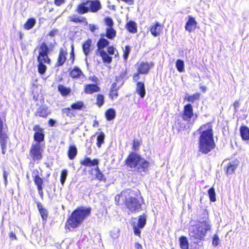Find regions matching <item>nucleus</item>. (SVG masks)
I'll return each instance as SVG.
<instances>
[{
    "instance_id": "obj_37",
    "label": "nucleus",
    "mask_w": 249,
    "mask_h": 249,
    "mask_svg": "<svg viewBox=\"0 0 249 249\" xmlns=\"http://www.w3.org/2000/svg\"><path fill=\"white\" fill-rule=\"evenodd\" d=\"M36 21L35 18H30L24 24V28L27 30L31 29L35 25Z\"/></svg>"
},
{
    "instance_id": "obj_12",
    "label": "nucleus",
    "mask_w": 249,
    "mask_h": 249,
    "mask_svg": "<svg viewBox=\"0 0 249 249\" xmlns=\"http://www.w3.org/2000/svg\"><path fill=\"white\" fill-rule=\"evenodd\" d=\"M162 30V25L159 22H156L149 29L151 34L155 37L160 35Z\"/></svg>"
},
{
    "instance_id": "obj_64",
    "label": "nucleus",
    "mask_w": 249,
    "mask_h": 249,
    "mask_svg": "<svg viewBox=\"0 0 249 249\" xmlns=\"http://www.w3.org/2000/svg\"><path fill=\"white\" fill-rule=\"evenodd\" d=\"M100 90V88L96 84H94V92H98Z\"/></svg>"
},
{
    "instance_id": "obj_35",
    "label": "nucleus",
    "mask_w": 249,
    "mask_h": 249,
    "mask_svg": "<svg viewBox=\"0 0 249 249\" xmlns=\"http://www.w3.org/2000/svg\"><path fill=\"white\" fill-rule=\"evenodd\" d=\"M34 181L35 184L36 185L37 189L43 188V180L38 175H36L35 176Z\"/></svg>"
},
{
    "instance_id": "obj_14",
    "label": "nucleus",
    "mask_w": 249,
    "mask_h": 249,
    "mask_svg": "<svg viewBox=\"0 0 249 249\" xmlns=\"http://www.w3.org/2000/svg\"><path fill=\"white\" fill-rule=\"evenodd\" d=\"M119 87L117 86L116 82L112 84L109 92V98L112 100L116 99L118 96V90Z\"/></svg>"
},
{
    "instance_id": "obj_42",
    "label": "nucleus",
    "mask_w": 249,
    "mask_h": 249,
    "mask_svg": "<svg viewBox=\"0 0 249 249\" xmlns=\"http://www.w3.org/2000/svg\"><path fill=\"white\" fill-rule=\"evenodd\" d=\"M86 157V158L84 160L81 161V164L83 165L89 167L93 166V160H91V159L88 157Z\"/></svg>"
},
{
    "instance_id": "obj_40",
    "label": "nucleus",
    "mask_w": 249,
    "mask_h": 249,
    "mask_svg": "<svg viewBox=\"0 0 249 249\" xmlns=\"http://www.w3.org/2000/svg\"><path fill=\"white\" fill-rule=\"evenodd\" d=\"M208 193L210 198V200L212 202L216 201L215 192L213 187H211L208 190Z\"/></svg>"
},
{
    "instance_id": "obj_32",
    "label": "nucleus",
    "mask_w": 249,
    "mask_h": 249,
    "mask_svg": "<svg viewBox=\"0 0 249 249\" xmlns=\"http://www.w3.org/2000/svg\"><path fill=\"white\" fill-rule=\"evenodd\" d=\"M92 43V40L91 39H88L86 42L83 45V50L86 55H88L89 52V48Z\"/></svg>"
},
{
    "instance_id": "obj_58",
    "label": "nucleus",
    "mask_w": 249,
    "mask_h": 249,
    "mask_svg": "<svg viewBox=\"0 0 249 249\" xmlns=\"http://www.w3.org/2000/svg\"><path fill=\"white\" fill-rule=\"evenodd\" d=\"M232 106H233V107L234 108L235 110H236L237 108L239 107V101H237V100L233 102Z\"/></svg>"
},
{
    "instance_id": "obj_44",
    "label": "nucleus",
    "mask_w": 249,
    "mask_h": 249,
    "mask_svg": "<svg viewBox=\"0 0 249 249\" xmlns=\"http://www.w3.org/2000/svg\"><path fill=\"white\" fill-rule=\"evenodd\" d=\"M84 107V103L82 101H78L76 103L72 104L71 105V107L73 109L80 110Z\"/></svg>"
},
{
    "instance_id": "obj_6",
    "label": "nucleus",
    "mask_w": 249,
    "mask_h": 249,
    "mask_svg": "<svg viewBox=\"0 0 249 249\" xmlns=\"http://www.w3.org/2000/svg\"><path fill=\"white\" fill-rule=\"evenodd\" d=\"M131 194H133V192L127 190L122 192V196H124L125 204L129 211L132 212H139L141 210L142 202L138 198L133 197Z\"/></svg>"
},
{
    "instance_id": "obj_56",
    "label": "nucleus",
    "mask_w": 249,
    "mask_h": 249,
    "mask_svg": "<svg viewBox=\"0 0 249 249\" xmlns=\"http://www.w3.org/2000/svg\"><path fill=\"white\" fill-rule=\"evenodd\" d=\"M71 50L70 53V59H71L72 62H73L74 59V46L73 44L71 45Z\"/></svg>"
},
{
    "instance_id": "obj_25",
    "label": "nucleus",
    "mask_w": 249,
    "mask_h": 249,
    "mask_svg": "<svg viewBox=\"0 0 249 249\" xmlns=\"http://www.w3.org/2000/svg\"><path fill=\"white\" fill-rule=\"evenodd\" d=\"M58 90L63 96H67L71 92V89L65 86L59 85L58 86Z\"/></svg>"
},
{
    "instance_id": "obj_16",
    "label": "nucleus",
    "mask_w": 249,
    "mask_h": 249,
    "mask_svg": "<svg viewBox=\"0 0 249 249\" xmlns=\"http://www.w3.org/2000/svg\"><path fill=\"white\" fill-rule=\"evenodd\" d=\"M125 28L129 33L131 34H135L138 31L137 24L133 20L128 21L125 25Z\"/></svg>"
},
{
    "instance_id": "obj_24",
    "label": "nucleus",
    "mask_w": 249,
    "mask_h": 249,
    "mask_svg": "<svg viewBox=\"0 0 249 249\" xmlns=\"http://www.w3.org/2000/svg\"><path fill=\"white\" fill-rule=\"evenodd\" d=\"M106 119L108 121L113 120L116 116V112L113 108H110L107 110L105 112Z\"/></svg>"
},
{
    "instance_id": "obj_22",
    "label": "nucleus",
    "mask_w": 249,
    "mask_h": 249,
    "mask_svg": "<svg viewBox=\"0 0 249 249\" xmlns=\"http://www.w3.org/2000/svg\"><path fill=\"white\" fill-rule=\"evenodd\" d=\"M179 242L181 249H189V242L186 237L181 236L179 238Z\"/></svg>"
},
{
    "instance_id": "obj_23",
    "label": "nucleus",
    "mask_w": 249,
    "mask_h": 249,
    "mask_svg": "<svg viewBox=\"0 0 249 249\" xmlns=\"http://www.w3.org/2000/svg\"><path fill=\"white\" fill-rule=\"evenodd\" d=\"M94 171L95 172L96 176V178H94V179L96 178L97 180H99L101 183H105L106 180V178L105 177L103 173L99 170L98 166H97L96 169H94Z\"/></svg>"
},
{
    "instance_id": "obj_49",
    "label": "nucleus",
    "mask_w": 249,
    "mask_h": 249,
    "mask_svg": "<svg viewBox=\"0 0 249 249\" xmlns=\"http://www.w3.org/2000/svg\"><path fill=\"white\" fill-rule=\"evenodd\" d=\"M141 144V141L134 140L132 142V150L134 151H138Z\"/></svg>"
},
{
    "instance_id": "obj_50",
    "label": "nucleus",
    "mask_w": 249,
    "mask_h": 249,
    "mask_svg": "<svg viewBox=\"0 0 249 249\" xmlns=\"http://www.w3.org/2000/svg\"><path fill=\"white\" fill-rule=\"evenodd\" d=\"M220 243V239L218 235L215 234L213 237L212 244L213 246L216 247Z\"/></svg>"
},
{
    "instance_id": "obj_33",
    "label": "nucleus",
    "mask_w": 249,
    "mask_h": 249,
    "mask_svg": "<svg viewBox=\"0 0 249 249\" xmlns=\"http://www.w3.org/2000/svg\"><path fill=\"white\" fill-rule=\"evenodd\" d=\"M48 54L38 55L37 57V61L38 63H48L50 62V59L48 57Z\"/></svg>"
},
{
    "instance_id": "obj_43",
    "label": "nucleus",
    "mask_w": 249,
    "mask_h": 249,
    "mask_svg": "<svg viewBox=\"0 0 249 249\" xmlns=\"http://www.w3.org/2000/svg\"><path fill=\"white\" fill-rule=\"evenodd\" d=\"M82 3L84 4L88 11L90 9L91 12H93V1L87 0Z\"/></svg>"
},
{
    "instance_id": "obj_2",
    "label": "nucleus",
    "mask_w": 249,
    "mask_h": 249,
    "mask_svg": "<svg viewBox=\"0 0 249 249\" xmlns=\"http://www.w3.org/2000/svg\"><path fill=\"white\" fill-rule=\"evenodd\" d=\"M109 41L105 38H100L97 42V54L100 56L103 62L106 64H110L112 61V58L109 55H119L116 49L113 46H108Z\"/></svg>"
},
{
    "instance_id": "obj_46",
    "label": "nucleus",
    "mask_w": 249,
    "mask_h": 249,
    "mask_svg": "<svg viewBox=\"0 0 249 249\" xmlns=\"http://www.w3.org/2000/svg\"><path fill=\"white\" fill-rule=\"evenodd\" d=\"M77 148L74 145H71L69 147L68 156H76L77 154Z\"/></svg>"
},
{
    "instance_id": "obj_18",
    "label": "nucleus",
    "mask_w": 249,
    "mask_h": 249,
    "mask_svg": "<svg viewBox=\"0 0 249 249\" xmlns=\"http://www.w3.org/2000/svg\"><path fill=\"white\" fill-rule=\"evenodd\" d=\"M240 134L243 140H249V128L248 126L241 125L240 127Z\"/></svg>"
},
{
    "instance_id": "obj_9",
    "label": "nucleus",
    "mask_w": 249,
    "mask_h": 249,
    "mask_svg": "<svg viewBox=\"0 0 249 249\" xmlns=\"http://www.w3.org/2000/svg\"><path fill=\"white\" fill-rule=\"evenodd\" d=\"M193 106L190 104H187L184 106L182 114V118L183 120L190 121L194 117Z\"/></svg>"
},
{
    "instance_id": "obj_28",
    "label": "nucleus",
    "mask_w": 249,
    "mask_h": 249,
    "mask_svg": "<svg viewBox=\"0 0 249 249\" xmlns=\"http://www.w3.org/2000/svg\"><path fill=\"white\" fill-rule=\"evenodd\" d=\"M49 53V48L45 43H42L38 49V55L47 54Z\"/></svg>"
},
{
    "instance_id": "obj_62",
    "label": "nucleus",
    "mask_w": 249,
    "mask_h": 249,
    "mask_svg": "<svg viewBox=\"0 0 249 249\" xmlns=\"http://www.w3.org/2000/svg\"><path fill=\"white\" fill-rule=\"evenodd\" d=\"M10 237L12 239H16V235L13 231H10L9 234Z\"/></svg>"
},
{
    "instance_id": "obj_52",
    "label": "nucleus",
    "mask_w": 249,
    "mask_h": 249,
    "mask_svg": "<svg viewBox=\"0 0 249 249\" xmlns=\"http://www.w3.org/2000/svg\"><path fill=\"white\" fill-rule=\"evenodd\" d=\"M63 113L66 115L71 117L73 115L70 108H65L62 109Z\"/></svg>"
},
{
    "instance_id": "obj_54",
    "label": "nucleus",
    "mask_w": 249,
    "mask_h": 249,
    "mask_svg": "<svg viewBox=\"0 0 249 249\" xmlns=\"http://www.w3.org/2000/svg\"><path fill=\"white\" fill-rule=\"evenodd\" d=\"M141 74L139 71H137L133 75V80L134 81H138L140 79V74Z\"/></svg>"
},
{
    "instance_id": "obj_34",
    "label": "nucleus",
    "mask_w": 249,
    "mask_h": 249,
    "mask_svg": "<svg viewBox=\"0 0 249 249\" xmlns=\"http://www.w3.org/2000/svg\"><path fill=\"white\" fill-rule=\"evenodd\" d=\"M71 21L75 22V23H80V22H86V18L82 17H79L76 15H73L70 17Z\"/></svg>"
},
{
    "instance_id": "obj_10",
    "label": "nucleus",
    "mask_w": 249,
    "mask_h": 249,
    "mask_svg": "<svg viewBox=\"0 0 249 249\" xmlns=\"http://www.w3.org/2000/svg\"><path fill=\"white\" fill-rule=\"evenodd\" d=\"M197 22L195 18L189 16L187 21L185 25V30L189 33L194 31L196 28Z\"/></svg>"
},
{
    "instance_id": "obj_38",
    "label": "nucleus",
    "mask_w": 249,
    "mask_h": 249,
    "mask_svg": "<svg viewBox=\"0 0 249 249\" xmlns=\"http://www.w3.org/2000/svg\"><path fill=\"white\" fill-rule=\"evenodd\" d=\"M131 51V47L129 45H126L124 46L123 49V58L125 61H127L129 53Z\"/></svg>"
},
{
    "instance_id": "obj_47",
    "label": "nucleus",
    "mask_w": 249,
    "mask_h": 249,
    "mask_svg": "<svg viewBox=\"0 0 249 249\" xmlns=\"http://www.w3.org/2000/svg\"><path fill=\"white\" fill-rule=\"evenodd\" d=\"M45 63H38V71L41 74H43L47 69L46 66L44 64Z\"/></svg>"
},
{
    "instance_id": "obj_27",
    "label": "nucleus",
    "mask_w": 249,
    "mask_h": 249,
    "mask_svg": "<svg viewBox=\"0 0 249 249\" xmlns=\"http://www.w3.org/2000/svg\"><path fill=\"white\" fill-rule=\"evenodd\" d=\"M146 222V215L145 214L141 215L139 216L137 225L140 228H143Z\"/></svg>"
},
{
    "instance_id": "obj_7",
    "label": "nucleus",
    "mask_w": 249,
    "mask_h": 249,
    "mask_svg": "<svg viewBox=\"0 0 249 249\" xmlns=\"http://www.w3.org/2000/svg\"><path fill=\"white\" fill-rule=\"evenodd\" d=\"M106 25L107 27L106 29L105 36L109 39H113L116 36V31L113 28L114 22L109 17H106L104 19Z\"/></svg>"
},
{
    "instance_id": "obj_59",
    "label": "nucleus",
    "mask_w": 249,
    "mask_h": 249,
    "mask_svg": "<svg viewBox=\"0 0 249 249\" xmlns=\"http://www.w3.org/2000/svg\"><path fill=\"white\" fill-rule=\"evenodd\" d=\"M64 0H55L54 3L57 6H60L64 3Z\"/></svg>"
},
{
    "instance_id": "obj_5",
    "label": "nucleus",
    "mask_w": 249,
    "mask_h": 249,
    "mask_svg": "<svg viewBox=\"0 0 249 249\" xmlns=\"http://www.w3.org/2000/svg\"><path fill=\"white\" fill-rule=\"evenodd\" d=\"M125 163L131 171L138 172H146L149 164V162L142 157H127Z\"/></svg>"
},
{
    "instance_id": "obj_39",
    "label": "nucleus",
    "mask_w": 249,
    "mask_h": 249,
    "mask_svg": "<svg viewBox=\"0 0 249 249\" xmlns=\"http://www.w3.org/2000/svg\"><path fill=\"white\" fill-rule=\"evenodd\" d=\"M104 102H105L104 96L101 94H97L96 96V105L99 107H101L103 106Z\"/></svg>"
},
{
    "instance_id": "obj_55",
    "label": "nucleus",
    "mask_w": 249,
    "mask_h": 249,
    "mask_svg": "<svg viewBox=\"0 0 249 249\" xmlns=\"http://www.w3.org/2000/svg\"><path fill=\"white\" fill-rule=\"evenodd\" d=\"M8 173L4 169H3V177L4 179V184L5 185L7 183V177H8Z\"/></svg>"
},
{
    "instance_id": "obj_31",
    "label": "nucleus",
    "mask_w": 249,
    "mask_h": 249,
    "mask_svg": "<svg viewBox=\"0 0 249 249\" xmlns=\"http://www.w3.org/2000/svg\"><path fill=\"white\" fill-rule=\"evenodd\" d=\"M176 67L177 70L179 72H182L184 71V63L182 60L177 59L176 62Z\"/></svg>"
},
{
    "instance_id": "obj_57",
    "label": "nucleus",
    "mask_w": 249,
    "mask_h": 249,
    "mask_svg": "<svg viewBox=\"0 0 249 249\" xmlns=\"http://www.w3.org/2000/svg\"><path fill=\"white\" fill-rule=\"evenodd\" d=\"M58 33V31L57 30L54 29L51 31L49 35L51 36H54Z\"/></svg>"
},
{
    "instance_id": "obj_61",
    "label": "nucleus",
    "mask_w": 249,
    "mask_h": 249,
    "mask_svg": "<svg viewBox=\"0 0 249 249\" xmlns=\"http://www.w3.org/2000/svg\"><path fill=\"white\" fill-rule=\"evenodd\" d=\"M38 194L40 196V197L43 199V188L37 189Z\"/></svg>"
},
{
    "instance_id": "obj_51",
    "label": "nucleus",
    "mask_w": 249,
    "mask_h": 249,
    "mask_svg": "<svg viewBox=\"0 0 249 249\" xmlns=\"http://www.w3.org/2000/svg\"><path fill=\"white\" fill-rule=\"evenodd\" d=\"M102 8L101 4L99 0H94V12L100 10Z\"/></svg>"
},
{
    "instance_id": "obj_13",
    "label": "nucleus",
    "mask_w": 249,
    "mask_h": 249,
    "mask_svg": "<svg viewBox=\"0 0 249 249\" xmlns=\"http://www.w3.org/2000/svg\"><path fill=\"white\" fill-rule=\"evenodd\" d=\"M43 151V146L40 143H36L32 145L30 152L32 156H42Z\"/></svg>"
},
{
    "instance_id": "obj_30",
    "label": "nucleus",
    "mask_w": 249,
    "mask_h": 249,
    "mask_svg": "<svg viewBox=\"0 0 249 249\" xmlns=\"http://www.w3.org/2000/svg\"><path fill=\"white\" fill-rule=\"evenodd\" d=\"M105 135L103 132L97 134L96 144L98 147H100L101 144L104 142Z\"/></svg>"
},
{
    "instance_id": "obj_4",
    "label": "nucleus",
    "mask_w": 249,
    "mask_h": 249,
    "mask_svg": "<svg viewBox=\"0 0 249 249\" xmlns=\"http://www.w3.org/2000/svg\"><path fill=\"white\" fill-rule=\"evenodd\" d=\"M211 229V224L209 220L200 222L198 224L191 226L189 232L191 238L200 240H204L207 232Z\"/></svg>"
},
{
    "instance_id": "obj_63",
    "label": "nucleus",
    "mask_w": 249,
    "mask_h": 249,
    "mask_svg": "<svg viewBox=\"0 0 249 249\" xmlns=\"http://www.w3.org/2000/svg\"><path fill=\"white\" fill-rule=\"evenodd\" d=\"M49 123L51 126H53L54 125V124L55 123V121L53 119H50L49 120Z\"/></svg>"
},
{
    "instance_id": "obj_41",
    "label": "nucleus",
    "mask_w": 249,
    "mask_h": 249,
    "mask_svg": "<svg viewBox=\"0 0 249 249\" xmlns=\"http://www.w3.org/2000/svg\"><path fill=\"white\" fill-rule=\"evenodd\" d=\"M68 176V170L63 169L61 173L60 181L62 186L64 185Z\"/></svg>"
},
{
    "instance_id": "obj_17",
    "label": "nucleus",
    "mask_w": 249,
    "mask_h": 249,
    "mask_svg": "<svg viewBox=\"0 0 249 249\" xmlns=\"http://www.w3.org/2000/svg\"><path fill=\"white\" fill-rule=\"evenodd\" d=\"M8 137L7 134L5 133L4 131L3 130L0 132V143L2 149V154H5L4 149L6 146V143L7 142Z\"/></svg>"
},
{
    "instance_id": "obj_15",
    "label": "nucleus",
    "mask_w": 249,
    "mask_h": 249,
    "mask_svg": "<svg viewBox=\"0 0 249 249\" xmlns=\"http://www.w3.org/2000/svg\"><path fill=\"white\" fill-rule=\"evenodd\" d=\"M136 92L139 96L143 98L146 94L144 83L142 82H137L136 83Z\"/></svg>"
},
{
    "instance_id": "obj_8",
    "label": "nucleus",
    "mask_w": 249,
    "mask_h": 249,
    "mask_svg": "<svg viewBox=\"0 0 249 249\" xmlns=\"http://www.w3.org/2000/svg\"><path fill=\"white\" fill-rule=\"evenodd\" d=\"M153 62L142 61L137 64V71L142 74H146L149 73L150 69L154 66Z\"/></svg>"
},
{
    "instance_id": "obj_53",
    "label": "nucleus",
    "mask_w": 249,
    "mask_h": 249,
    "mask_svg": "<svg viewBox=\"0 0 249 249\" xmlns=\"http://www.w3.org/2000/svg\"><path fill=\"white\" fill-rule=\"evenodd\" d=\"M140 228H139L138 226L134 225L133 226V230L134 233L136 235L139 236L140 235L141 231L140 230Z\"/></svg>"
},
{
    "instance_id": "obj_45",
    "label": "nucleus",
    "mask_w": 249,
    "mask_h": 249,
    "mask_svg": "<svg viewBox=\"0 0 249 249\" xmlns=\"http://www.w3.org/2000/svg\"><path fill=\"white\" fill-rule=\"evenodd\" d=\"M76 11L79 14H85L88 11L83 3L78 6Z\"/></svg>"
},
{
    "instance_id": "obj_26",
    "label": "nucleus",
    "mask_w": 249,
    "mask_h": 249,
    "mask_svg": "<svg viewBox=\"0 0 249 249\" xmlns=\"http://www.w3.org/2000/svg\"><path fill=\"white\" fill-rule=\"evenodd\" d=\"M70 75L73 78H79L83 75V72L80 69L77 67H75L71 71Z\"/></svg>"
},
{
    "instance_id": "obj_48",
    "label": "nucleus",
    "mask_w": 249,
    "mask_h": 249,
    "mask_svg": "<svg viewBox=\"0 0 249 249\" xmlns=\"http://www.w3.org/2000/svg\"><path fill=\"white\" fill-rule=\"evenodd\" d=\"M85 92L87 94H92V93H93V85H86L85 88Z\"/></svg>"
},
{
    "instance_id": "obj_21",
    "label": "nucleus",
    "mask_w": 249,
    "mask_h": 249,
    "mask_svg": "<svg viewBox=\"0 0 249 249\" xmlns=\"http://www.w3.org/2000/svg\"><path fill=\"white\" fill-rule=\"evenodd\" d=\"M200 97V93L199 92H196L192 95L187 94L184 97L183 100L184 101L193 103L199 100Z\"/></svg>"
},
{
    "instance_id": "obj_60",
    "label": "nucleus",
    "mask_w": 249,
    "mask_h": 249,
    "mask_svg": "<svg viewBox=\"0 0 249 249\" xmlns=\"http://www.w3.org/2000/svg\"><path fill=\"white\" fill-rule=\"evenodd\" d=\"M33 130L36 132H42V129L40 128V127L38 125H36L34 127Z\"/></svg>"
},
{
    "instance_id": "obj_36",
    "label": "nucleus",
    "mask_w": 249,
    "mask_h": 249,
    "mask_svg": "<svg viewBox=\"0 0 249 249\" xmlns=\"http://www.w3.org/2000/svg\"><path fill=\"white\" fill-rule=\"evenodd\" d=\"M34 138L36 143H40L44 139V134L42 132H36L34 134Z\"/></svg>"
},
{
    "instance_id": "obj_1",
    "label": "nucleus",
    "mask_w": 249,
    "mask_h": 249,
    "mask_svg": "<svg viewBox=\"0 0 249 249\" xmlns=\"http://www.w3.org/2000/svg\"><path fill=\"white\" fill-rule=\"evenodd\" d=\"M197 131L199 132L198 138L199 151L203 154L211 152L215 146L213 127L210 123L201 125Z\"/></svg>"
},
{
    "instance_id": "obj_19",
    "label": "nucleus",
    "mask_w": 249,
    "mask_h": 249,
    "mask_svg": "<svg viewBox=\"0 0 249 249\" xmlns=\"http://www.w3.org/2000/svg\"><path fill=\"white\" fill-rule=\"evenodd\" d=\"M67 54V53L66 51H64L62 49H60L58 60L56 64L57 66H61L64 64L66 60Z\"/></svg>"
},
{
    "instance_id": "obj_11",
    "label": "nucleus",
    "mask_w": 249,
    "mask_h": 249,
    "mask_svg": "<svg viewBox=\"0 0 249 249\" xmlns=\"http://www.w3.org/2000/svg\"><path fill=\"white\" fill-rule=\"evenodd\" d=\"M239 164V161L236 159L230 160L227 166V175L228 176L233 174L235 170L237 168Z\"/></svg>"
},
{
    "instance_id": "obj_3",
    "label": "nucleus",
    "mask_w": 249,
    "mask_h": 249,
    "mask_svg": "<svg viewBox=\"0 0 249 249\" xmlns=\"http://www.w3.org/2000/svg\"><path fill=\"white\" fill-rule=\"evenodd\" d=\"M90 208L84 207H78L74 210L67 219L65 226L69 231L78 227L80 226L84 220L90 213Z\"/></svg>"
},
{
    "instance_id": "obj_29",
    "label": "nucleus",
    "mask_w": 249,
    "mask_h": 249,
    "mask_svg": "<svg viewBox=\"0 0 249 249\" xmlns=\"http://www.w3.org/2000/svg\"><path fill=\"white\" fill-rule=\"evenodd\" d=\"M48 114L47 109L44 107H40L36 112V115L41 117H46Z\"/></svg>"
},
{
    "instance_id": "obj_20",
    "label": "nucleus",
    "mask_w": 249,
    "mask_h": 249,
    "mask_svg": "<svg viewBox=\"0 0 249 249\" xmlns=\"http://www.w3.org/2000/svg\"><path fill=\"white\" fill-rule=\"evenodd\" d=\"M36 203L42 220L43 221H46L48 215V211L43 207L40 202H36Z\"/></svg>"
}]
</instances>
